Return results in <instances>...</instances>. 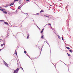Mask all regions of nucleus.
<instances>
[{
    "label": "nucleus",
    "mask_w": 73,
    "mask_h": 73,
    "mask_svg": "<svg viewBox=\"0 0 73 73\" xmlns=\"http://www.w3.org/2000/svg\"><path fill=\"white\" fill-rule=\"evenodd\" d=\"M4 62H5L4 64L5 65V66H6L7 67H8V64L7 63H6L4 61Z\"/></svg>",
    "instance_id": "nucleus-1"
},
{
    "label": "nucleus",
    "mask_w": 73,
    "mask_h": 73,
    "mask_svg": "<svg viewBox=\"0 0 73 73\" xmlns=\"http://www.w3.org/2000/svg\"><path fill=\"white\" fill-rule=\"evenodd\" d=\"M3 12L5 13V14H7V12L5 11H3Z\"/></svg>",
    "instance_id": "nucleus-2"
},
{
    "label": "nucleus",
    "mask_w": 73,
    "mask_h": 73,
    "mask_svg": "<svg viewBox=\"0 0 73 73\" xmlns=\"http://www.w3.org/2000/svg\"><path fill=\"white\" fill-rule=\"evenodd\" d=\"M3 45L5 46V44L4 43H3V44H1V46H3Z\"/></svg>",
    "instance_id": "nucleus-3"
},
{
    "label": "nucleus",
    "mask_w": 73,
    "mask_h": 73,
    "mask_svg": "<svg viewBox=\"0 0 73 73\" xmlns=\"http://www.w3.org/2000/svg\"><path fill=\"white\" fill-rule=\"evenodd\" d=\"M44 29H42V30L40 32V33H42L44 31Z\"/></svg>",
    "instance_id": "nucleus-4"
},
{
    "label": "nucleus",
    "mask_w": 73,
    "mask_h": 73,
    "mask_svg": "<svg viewBox=\"0 0 73 73\" xmlns=\"http://www.w3.org/2000/svg\"><path fill=\"white\" fill-rule=\"evenodd\" d=\"M17 72L16 70H15L13 72V73H17Z\"/></svg>",
    "instance_id": "nucleus-5"
},
{
    "label": "nucleus",
    "mask_w": 73,
    "mask_h": 73,
    "mask_svg": "<svg viewBox=\"0 0 73 73\" xmlns=\"http://www.w3.org/2000/svg\"><path fill=\"white\" fill-rule=\"evenodd\" d=\"M4 24H6V25H8V23L6 22H4Z\"/></svg>",
    "instance_id": "nucleus-6"
},
{
    "label": "nucleus",
    "mask_w": 73,
    "mask_h": 73,
    "mask_svg": "<svg viewBox=\"0 0 73 73\" xmlns=\"http://www.w3.org/2000/svg\"><path fill=\"white\" fill-rule=\"evenodd\" d=\"M14 4V3H12L10 5V6H11L12 5H13Z\"/></svg>",
    "instance_id": "nucleus-7"
},
{
    "label": "nucleus",
    "mask_w": 73,
    "mask_h": 73,
    "mask_svg": "<svg viewBox=\"0 0 73 73\" xmlns=\"http://www.w3.org/2000/svg\"><path fill=\"white\" fill-rule=\"evenodd\" d=\"M44 12V11L43 10H42L40 12V13H41L42 12Z\"/></svg>",
    "instance_id": "nucleus-8"
},
{
    "label": "nucleus",
    "mask_w": 73,
    "mask_h": 73,
    "mask_svg": "<svg viewBox=\"0 0 73 73\" xmlns=\"http://www.w3.org/2000/svg\"><path fill=\"white\" fill-rule=\"evenodd\" d=\"M0 10H1V11H4V10H5V9H0Z\"/></svg>",
    "instance_id": "nucleus-9"
},
{
    "label": "nucleus",
    "mask_w": 73,
    "mask_h": 73,
    "mask_svg": "<svg viewBox=\"0 0 73 73\" xmlns=\"http://www.w3.org/2000/svg\"><path fill=\"white\" fill-rule=\"evenodd\" d=\"M58 36L59 39L60 40L61 39V38L60 37V36H59V35H58Z\"/></svg>",
    "instance_id": "nucleus-10"
},
{
    "label": "nucleus",
    "mask_w": 73,
    "mask_h": 73,
    "mask_svg": "<svg viewBox=\"0 0 73 73\" xmlns=\"http://www.w3.org/2000/svg\"><path fill=\"white\" fill-rule=\"evenodd\" d=\"M19 68H17L16 70V71H17V72L19 71Z\"/></svg>",
    "instance_id": "nucleus-11"
},
{
    "label": "nucleus",
    "mask_w": 73,
    "mask_h": 73,
    "mask_svg": "<svg viewBox=\"0 0 73 73\" xmlns=\"http://www.w3.org/2000/svg\"><path fill=\"white\" fill-rule=\"evenodd\" d=\"M29 34H28V36L27 37V38H29Z\"/></svg>",
    "instance_id": "nucleus-12"
},
{
    "label": "nucleus",
    "mask_w": 73,
    "mask_h": 73,
    "mask_svg": "<svg viewBox=\"0 0 73 73\" xmlns=\"http://www.w3.org/2000/svg\"><path fill=\"white\" fill-rule=\"evenodd\" d=\"M66 48H67V49H70V48L68 47H66Z\"/></svg>",
    "instance_id": "nucleus-13"
},
{
    "label": "nucleus",
    "mask_w": 73,
    "mask_h": 73,
    "mask_svg": "<svg viewBox=\"0 0 73 73\" xmlns=\"http://www.w3.org/2000/svg\"><path fill=\"white\" fill-rule=\"evenodd\" d=\"M41 38H44V35L42 36L41 37Z\"/></svg>",
    "instance_id": "nucleus-14"
},
{
    "label": "nucleus",
    "mask_w": 73,
    "mask_h": 73,
    "mask_svg": "<svg viewBox=\"0 0 73 73\" xmlns=\"http://www.w3.org/2000/svg\"><path fill=\"white\" fill-rule=\"evenodd\" d=\"M20 8H21V7L20 6H19L18 7V9H20Z\"/></svg>",
    "instance_id": "nucleus-15"
},
{
    "label": "nucleus",
    "mask_w": 73,
    "mask_h": 73,
    "mask_svg": "<svg viewBox=\"0 0 73 73\" xmlns=\"http://www.w3.org/2000/svg\"><path fill=\"white\" fill-rule=\"evenodd\" d=\"M22 69L23 70H23V68H22L21 67L20 68V69Z\"/></svg>",
    "instance_id": "nucleus-16"
},
{
    "label": "nucleus",
    "mask_w": 73,
    "mask_h": 73,
    "mask_svg": "<svg viewBox=\"0 0 73 73\" xmlns=\"http://www.w3.org/2000/svg\"><path fill=\"white\" fill-rule=\"evenodd\" d=\"M19 1V0H14V1L15 2L16 1Z\"/></svg>",
    "instance_id": "nucleus-17"
},
{
    "label": "nucleus",
    "mask_w": 73,
    "mask_h": 73,
    "mask_svg": "<svg viewBox=\"0 0 73 73\" xmlns=\"http://www.w3.org/2000/svg\"><path fill=\"white\" fill-rule=\"evenodd\" d=\"M44 16H45V17H49L48 16L44 15Z\"/></svg>",
    "instance_id": "nucleus-18"
},
{
    "label": "nucleus",
    "mask_w": 73,
    "mask_h": 73,
    "mask_svg": "<svg viewBox=\"0 0 73 73\" xmlns=\"http://www.w3.org/2000/svg\"><path fill=\"white\" fill-rule=\"evenodd\" d=\"M69 51L71 53H72V52H73V51H72V50H69Z\"/></svg>",
    "instance_id": "nucleus-19"
},
{
    "label": "nucleus",
    "mask_w": 73,
    "mask_h": 73,
    "mask_svg": "<svg viewBox=\"0 0 73 73\" xmlns=\"http://www.w3.org/2000/svg\"><path fill=\"white\" fill-rule=\"evenodd\" d=\"M15 54L16 56H17V52H15Z\"/></svg>",
    "instance_id": "nucleus-20"
},
{
    "label": "nucleus",
    "mask_w": 73,
    "mask_h": 73,
    "mask_svg": "<svg viewBox=\"0 0 73 73\" xmlns=\"http://www.w3.org/2000/svg\"><path fill=\"white\" fill-rule=\"evenodd\" d=\"M67 54L68 56H70V54H68V53Z\"/></svg>",
    "instance_id": "nucleus-21"
},
{
    "label": "nucleus",
    "mask_w": 73,
    "mask_h": 73,
    "mask_svg": "<svg viewBox=\"0 0 73 73\" xmlns=\"http://www.w3.org/2000/svg\"><path fill=\"white\" fill-rule=\"evenodd\" d=\"M19 25V27H22V25Z\"/></svg>",
    "instance_id": "nucleus-22"
},
{
    "label": "nucleus",
    "mask_w": 73,
    "mask_h": 73,
    "mask_svg": "<svg viewBox=\"0 0 73 73\" xmlns=\"http://www.w3.org/2000/svg\"><path fill=\"white\" fill-rule=\"evenodd\" d=\"M27 53V51H25L24 53Z\"/></svg>",
    "instance_id": "nucleus-23"
},
{
    "label": "nucleus",
    "mask_w": 73,
    "mask_h": 73,
    "mask_svg": "<svg viewBox=\"0 0 73 73\" xmlns=\"http://www.w3.org/2000/svg\"><path fill=\"white\" fill-rule=\"evenodd\" d=\"M48 25H50H50H51L50 24V23H48Z\"/></svg>",
    "instance_id": "nucleus-24"
},
{
    "label": "nucleus",
    "mask_w": 73,
    "mask_h": 73,
    "mask_svg": "<svg viewBox=\"0 0 73 73\" xmlns=\"http://www.w3.org/2000/svg\"><path fill=\"white\" fill-rule=\"evenodd\" d=\"M36 15H40V14H39V13H36Z\"/></svg>",
    "instance_id": "nucleus-25"
},
{
    "label": "nucleus",
    "mask_w": 73,
    "mask_h": 73,
    "mask_svg": "<svg viewBox=\"0 0 73 73\" xmlns=\"http://www.w3.org/2000/svg\"><path fill=\"white\" fill-rule=\"evenodd\" d=\"M62 40H64V39L63 38V37H62Z\"/></svg>",
    "instance_id": "nucleus-26"
},
{
    "label": "nucleus",
    "mask_w": 73,
    "mask_h": 73,
    "mask_svg": "<svg viewBox=\"0 0 73 73\" xmlns=\"http://www.w3.org/2000/svg\"><path fill=\"white\" fill-rule=\"evenodd\" d=\"M8 35V36H9V34L8 33L7 34V35Z\"/></svg>",
    "instance_id": "nucleus-27"
},
{
    "label": "nucleus",
    "mask_w": 73,
    "mask_h": 73,
    "mask_svg": "<svg viewBox=\"0 0 73 73\" xmlns=\"http://www.w3.org/2000/svg\"><path fill=\"white\" fill-rule=\"evenodd\" d=\"M26 0V1H29V0Z\"/></svg>",
    "instance_id": "nucleus-28"
},
{
    "label": "nucleus",
    "mask_w": 73,
    "mask_h": 73,
    "mask_svg": "<svg viewBox=\"0 0 73 73\" xmlns=\"http://www.w3.org/2000/svg\"><path fill=\"white\" fill-rule=\"evenodd\" d=\"M15 52H17V51H16V50H15Z\"/></svg>",
    "instance_id": "nucleus-29"
},
{
    "label": "nucleus",
    "mask_w": 73,
    "mask_h": 73,
    "mask_svg": "<svg viewBox=\"0 0 73 73\" xmlns=\"http://www.w3.org/2000/svg\"><path fill=\"white\" fill-rule=\"evenodd\" d=\"M1 40H2V39H0V41H1Z\"/></svg>",
    "instance_id": "nucleus-30"
},
{
    "label": "nucleus",
    "mask_w": 73,
    "mask_h": 73,
    "mask_svg": "<svg viewBox=\"0 0 73 73\" xmlns=\"http://www.w3.org/2000/svg\"><path fill=\"white\" fill-rule=\"evenodd\" d=\"M37 28H38L39 29H40V28H39V27H38V26H37Z\"/></svg>",
    "instance_id": "nucleus-31"
},
{
    "label": "nucleus",
    "mask_w": 73,
    "mask_h": 73,
    "mask_svg": "<svg viewBox=\"0 0 73 73\" xmlns=\"http://www.w3.org/2000/svg\"><path fill=\"white\" fill-rule=\"evenodd\" d=\"M1 21H3V20H1Z\"/></svg>",
    "instance_id": "nucleus-32"
},
{
    "label": "nucleus",
    "mask_w": 73,
    "mask_h": 73,
    "mask_svg": "<svg viewBox=\"0 0 73 73\" xmlns=\"http://www.w3.org/2000/svg\"><path fill=\"white\" fill-rule=\"evenodd\" d=\"M1 51V49H0V52Z\"/></svg>",
    "instance_id": "nucleus-33"
},
{
    "label": "nucleus",
    "mask_w": 73,
    "mask_h": 73,
    "mask_svg": "<svg viewBox=\"0 0 73 73\" xmlns=\"http://www.w3.org/2000/svg\"><path fill=\"white\" fill-rule=\"evenodd\" d=\"M21 1V0H20Z\"/></svg>",
    "instance_id": "nucleus-34"
},
{
    "label": "nucleus",
    "mask_w": 73,
    "mask_h": 73,
    "mask_svg": "<svg viewBox=\"0 0 73 73\" xmlns=\"http://www.w3.org/2000/svg\"><path fill=\"white\" fill-rule=\"evenodd\" d=\"M19 3H21V2H19Z\"/></svg>",
    "instance_id": "nucleus-35"
}]
</instances>
